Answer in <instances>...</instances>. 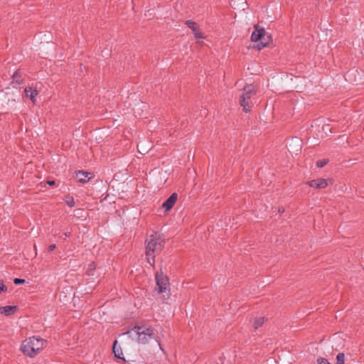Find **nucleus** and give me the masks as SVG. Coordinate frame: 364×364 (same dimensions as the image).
Here are the masks:
<instances>
[{
	"label": "nucleus",
	"instance_id": "f257e3e1",
	"mask_svg": "<svg viewBox=\"0 0 364 364\" xmlns=\"http://www.w3.org/2000/svg\"><path fill=\"white\" fill-rule=\"evenodd\" d=\"M127 333L133 341L139 344H146L151 339L157 340L154 329L148 326H135Z\"/></svg>",
	"mask_w": 364,
	"mask_h": 364
},
{
	"label": "nucleus",
	"instance_id": "f03ea898",
	"mask_svg": "<svg viewBox=\"0 0 364 364\" xmlns=\"http://www.w3.org/2000/svg\"><path fill=\"white\" fill-rule=\"evenodd\" d=\"M164 241L159 234L150 235L146 240V255L148 262L153 266L156 255H158L164 248Z\"/></svg>",
	"mask_w": 364,
	"mask_h": 364
},
{
	"label": "nucleus",
	"instance_id": "7ed1b4c3",
	"mask_svg": "<svg viewBox=\"0 0 364 364\" xmlns=\"http://www.w3.org/2000/svg\"><path fill=\"white\" fill-rule=\"evenodd\" d=\"M46 343L45 340L33 336L23 341L21 349L25 355L33 358L45 348Z\"/></svg>",
	"mask_w": 364,
	"mask_h": 364
},
{
	"label": "nucleus",
	"instance_id": "20e7f679",
	"mask_svg": "<svg viewBox=\"0 0 364 364\" xmlns=\"http://www.w3.org/2000/svg\"><path fill=\"white\" fill-rule=\"evenodd\" d=\"M251 40L255 43L254 48L261 50L267 46L272 41L271 36L269 35L264 28L255 26V30L251 36Z\"/></svg>",
	"mask_w": 364,
	"mask_h": 364
},
{
	"label": "nucleus",
	"instance_id": "39448f33",
	"mask_svg": "<svg viewBox=\"0 0 364 364\" xmlns=\"http://www.w3.org/2000/svg\"><path fill=\"white\" fill-rule=\"evenodd\" d=\"M255 94V89L253 85H246L243 88V92L240 96V105L242 107L243 111L248 112L252 106L251 97Z\"/></svg>",
	"mask_w": 364,
	"mask_h": 364
},
{
	"label": "nucleus",
	"instance_id": "423d86ee",
	"mask_svg": "<svg viewBox=\"0 0 364 364\" xmlns=\"http://www.w3.org/2000/svg\"><path fill=\"white\" fill-rule=\"evenodd\" d=\"M156 282L160 293L166 291L169 287L168 278L161 272L156 274Z\"/></svg>",
	"mask_w": 364,
	"mask_h": 364
},
{
	"label": "nucleus",
	"instance_id": "0eeeda50",
	"mask_svg": "<svg viewBox=\"0 0 364 364\" xmlns=\"http://www.w3.org/2000/svg\"><path fill=\"white\" fill-rule=\"evenodd\" d=\"M333 183L332 178H317L310 181L307 184L314 188L323 189Z\"/></svg>",
	"mask_w": 364,
	"mask_h": 364
},
{
	"label": "nucleus",
	"instance_id": "6e6552de",
	"mask_svg": "<svg viewBox=\"0 0 364 364\" xmlns=\"http://www.w3.org/2000/svg\"><path fill=\"white\" fill-rule=\"evenodd\" d=\"M26 97L29 98L31 102L35 104L36 102V96L38 95L39 90L37 86L32 87L28 86L24 89Z\"/></svg>",
	"mask_w": 364,
	"mask_h": 364
},
{
	"label": "nucleus",
	"instance_id": "1a4fd4ad",
	"mask_svg": "<svg viewBox=\"0 0 364 364\" xmlns=\"http://www.w3.org/2000/svg\"><path fill=\"white\" fill-rule=\"evenodd\" d=\"M186 25L192 30L196 38H205L204 35L200 31L196 23H195L193 21L188 20L186 21Z\"/></svg>",
	"mask_w": 364,
	"mask_h": 364
},
{
	"label": "nucleus",
	"instance_id": "9d476101",
	"mask_svg": "<svg viewBox=\"0 0 364 364\" xmlns=\"http://www.w3.org/2000/svg\"><path fill=\"white\" fill-rule=\"evenodd\" d=\"M92 177V174L91 173L81 171L76 172L75 176V178L82 183H87Z\"/></svg>",
	"mask_w": 364,
	"mask_h": 364
},
{
	"label": "nucleus",
	"instance_id": "9b49d317",
	"mask_svg": "<svg viewBox=\"0 0 364 364\" xmlns=\"http://www.w3.org/2000/svg\"><path fill=\"white\" fill-rule=\"evenodd\" d=\"M178 198V196L176 193H173L171 196L162 204V208H165L166 211H169L174 204L176 203Z\"/></svg>",
	"mask_w": 364,
	"mask_h": 364
},
{
	"label": "nucleus",
	"instance_id": "f8f14e48",
	"mask_svg": "<svg viewBox=\"0 0 364 364\" xmlns=\"http://www.w3.org/2000/svg\"><path fill=\"white\" fill-rule=\"evenodd\" d=\"M16 310V306H0V314L6 316L14 314Z\"/></svg>",
	"mask_w": 364,
	"mask_h": 364
},
{
	"label": "nucleus",
	"instance_id": "ddd939ff",
	"mask_svg": "<svg viewBox=\"0 0 364 364\" xmlns=\"http://www.w3.org/2000/svg\"><path fill=\"white\" fill-rule=\"evenodd\" d=\"M264 321L265 318L264 317L256 318L253 321V326L255 329H257L262 326V324L264 323Z\"/></svg>",
	"mask_w": 364,
	"mask_h": 364
},
{
	"label": "nucleus",
	"instance_id": "4468645a",
	"mask_svg": "<svg viewBox=\"0 0 364 364\" xmlns=\"http://www.w3.org/2000/svg\"><path fill=\"white\" fill-rule=\"evenodd\" d=\"M113 352L114 353V355L119 358H122V350L120 348H118L117 346V341H115L114 343V345H113Z\"/></svg>",
	"mask_w": 364,
	"mask_h": 364
},
{
	"label": "nucleus",
	"instance_id": "2eb2a0df",
	"mask_svg": "<svg viewBox=\"0 0 364 364\" xmlns=\"http://www.w3.org/2000/svg\"><path fill=\"white\" fill-rule=\"evenodd\" d=\"M336 364H344L345 355L343 353H339L336 357Z\"/></svg>",
	"mask_w": 364,
	"mask_h": 364
},
{
	"label": "nucleus",
	"instance_id": "dca6fc26",
	"mask_svg": "<svg viewBox=\"0 0 364 364\" xmlns=\"http://www.w3.org/2000/svg\"><path fill=\"white\" fill-rule=\"evenodd\" d=\"M65 203L70 208L75 205V201L73 197H67L65 199Z\"/></svg>",
	"mask_w": 364,
	"mask_h": 364
},
{
	"label": "nucleus",
	"instance_id": "f3484780",
	"mask_svg": "<svg viewBox=\"0 0 364 364\" xmlns=\"http://www.w3.org/2000/svg\"><path fill=\"white\" fill-rule=\"evenodd\" d=\"M328 163L327 159L319 160L316 162V166L319 168L323 167Z\"/></svg>",
	"mask_w": 364,
	"mask_h": 364
},
{
	"label": "nucleus",
	"instance_id": "a211bd4d",
	"mask_svg": "<svg viewBox=\"0 0 364 364\" xmlns=\"http://www.w3.org/2000/svg\"><path fill=\"white\" fill-rule=\"evenodd\" d=\"M317 363L318 364H331L325 358H318L317 360Z\"/></svg>",
	"mask_w": 364,
	"mask_h": 364
},
{
	"label": "nucleus",
	"instance_id": "6ab92c4d",
	"mask_svg": "<svg viewBox=\"0 0 364 364\" xmlns=\"http://www.w3.org/2000/svg\"><path fill=\"white\" fill-rule=\"evenodd\" d=\"M7 291V287L6 286H5L3 283L2 281H0V293L3 292V291Z\"/></svg>",
	"mask_w": 364,
	"mask_h": 364
},
{
	"label": "nucleus",
	"instance_id": "aec40b11",
	"mask_svg": "<svg viewBox=\"0 0 364 364\" xmlns=\"http://www.w3.org/2000/svg\"><path fill=\"white\" fill-rule=\"evenodd\" d=\"M14 282L15 284H23L25 282V280L23 279L16 278L14 280Z\"/></svg>",
	"mask_w": 364,
	"mask_h": 364
},
{
	"label": "nucleus",
	"instance_id": "412c9836",
	"mask_svg": "<svg viewBox=\"0 0 364 364\" xmlns=\"http://www.w3.org/2000/svg\"><path fill=\"white\" fill-rule=\"evenodd\" d=\"M95 264H92L90 265V267H89V269L87 270L89 274H92V271L93 269H95Z\"/></svg>",
	"mask_w": 364,
	"mask_h": 364
},
{
	"label": "nucleus",
	"instance_id": "4be33fe9",
	"mask_svg": "<svg viewBox=\"0 0 364 364\" xmlns=\"http://www.w3.org/2000/svg\"><path fill=\"white\" fill-rule=\"evenodd\" d=\"M55 245H54V244H53V245H50L48 247V250H49L50 251H53V250H54V249H55Z\"/></svg>",
	"mask_w": 364,
	"mask_h": 364
},
{
	"label": "nucleus",
	"instance_id": "5701e85b",
	"mask_svg": "<svg viewBox=\"0 0 364 364\" xmlns=\"http://www.w3.org/2000/svg\"><path fill=\"white\" fill-rule=\"evenodd\" d=\"M48 183L51 186V185H53L55 183V181H48Z\"/></svg>",
	"mask_w": 364,
	"mask_h": 364
},
{
	"label": "nucleus",
	"instance_id": "b1692460",
	"mask_svg": "<svg viewBox=\"0 0 364 364\" xmlns=\"http://www.w3.org/2000/svg\"><path fill=\"white\" fill-rule=\"evenodd\" d=\"M297 142H299V141H297ZM300 150H301V145L299 144V143H298V149L296 150V151H300Z\"/></svg>",
	"mask_w": 364,
	"mask_h": 364
}]
</instances>
